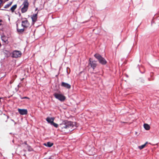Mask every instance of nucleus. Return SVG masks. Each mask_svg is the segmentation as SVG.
<instances>
[{
    "label": "nucleus",
    "instance_id": "423d86ee",
    "mask_svg": "<svg viewBox=\"0 0 159 159\" xmlns=\"http://www.w3.org/2000/svg\"><path fill=\"white\" fill-rule=\"evenodd\" d=\"M22 53L20 51L16 50L14 51L12 53V57L13 58H17L21 56Z\"/></svg>",
    "mask_w": 159,
    "mask_h": 159
},
{
    "label": "nucleus",
    "instance_id": "f3484780",
    "mask_svg": "<svg viewBox=\"0 0 159 159\" xmlns=\"http://www.w3.org/2000/svg\"><path fill=\"white\" fill-rule=\"evenodd\" d=\"M148 143L147 142H146L144 144L142 145L141 146H139L138 147L141 150L146 145V144Z\"/></svg>",
    "mask_w": 159,
    "mask_h": 159
},
{
    "label": "nucleus",
    "instance_id": "5701e85b",
    "mask_svg": "<svg viewBox=\"0 0 159 159\" xmlns=\"http://www.w3.org/2000/svg\"><path fill=\"white\" fill-rule=\"evenodd\" d=\"M68 68H67V70H66V72H67V73L68 74Z\"/></svg>",
    "mask_w": 159,
    "mask_h": 159
},
{
    "label": "nucleus",
    "instance_id": "cd10ccee",
    "mask_svg": "<svg viewBox=\"0 0 159 159\" xmlns=\"http://www.w3.org/2000/svg\"><path fill=\"white\" fill-rule=\"evenodd\" d=\"M7 120L6 121V122H7Z\"/></svg>",
    "mask_w": 159,
    "mask_h": 159
},
{
    "label": "nucleus",
    "instance_id": "412c9836",
    "mask_svg": "<svg viewBox=\"0 0 159 159\" xmlns=\"http://www.w3.org/2000/svg\"><path fill=\"white\" fill-rule=\"evenodd\" d=\"M24 143L25 144L27 145H27H28V144H27V142L26 141L24 142Z\"/></svg>",
    "mask_w": 159,
    "mask_h": 159
},
{
    "label": "nucleus",
    "instance_id": "f03ea898",
    "mask_svg": "<svg viewBox=\"0 0 159 159\" xmlns=\"http://www.w3.org/2000/svg\"><path fill=\"white\" fill-rule=\"evenodd\" d=\"M94 57L97 58L99 63L102 65H105L107 63V61L105 59L102 57L100 54H96L94 55Z\"/></svg>",
    "mask_w": 159,
    "mask_h": 159
},
{
    "label": "nucleus",
    "instance_id": "f257e3e1",
    "mask_svg": "<svg viewBox=\"0 0 159 159\" xmlns=\"http://www.w3.org/2000/svg\"><path fill=\"white\" fill-rule=\"evenodd\" d=\"M75 124V122L65 120L63 121L59 125L54 122L51 125H53L56 128H57L58 127L59 129L61 131L66 133L68 131H71L75 129L76 128Z\"/></svg>",
    "mask_w": 159,
    "mask_h": 159
},
{
    "label": "nucleus",
    "instance_id": "9b49d317",
    "mask_svg": "<svg viewBox=\"0 0 159 159\" xmlns=\"http://www.w3.org/2000/svg\"><path fill=\"white\" fill-rule=\"evenodd\" d=\"M1 39L2 41L5 43L7 44L8 43V38L5 36H2L1 37Z\"/></svg>",
    "mask_w": 159,
    "mask_h": 159
},
{
    "label": "nucleus",
    "instance_id": "1a4fd4ad",
    "mask_svg": "<svg viewBox=\"0 0 159 159\" xmlns=\"http://www.w3.org/2000/svg\"><path fill=\"white\" fill-rule=\"evenodd\" d=\"M31 18L33 24H34L37 21V13L33 14Z\"/></svg>",
    "mask_w": 159,
    "mask_h": 159
},
{
    "label": "nucleus",
    "instance_id": "a878e982",
    "mask_svg": "<svg viewBox=\"0 0 159 159\" xmlns=\"http://www.w3.org/2000/svg\"><path fill=\"white\" fill-rule=\"evenodd\" d=\"M7 119H8L9 118V116H7Z\"/></svg>",
    "mask_w": 159,
    "mask_h": 159
},
{
    "label": "nucleus",
    "instance_id": "c756f323",
    "mask_svg": "<svg viewBox=\"0 0 159 159\" xmlns=\"http://www.w3.org/2000/svg\"><path fill=\"white\" fill-rule=\"evenodd\" d=\"M18 87H19V85H18Z\"/></svg>",
    "mask_w": 159,
    "mask_h": 159
},
{
    "label": "nucleus",
    "instance_id": "7ed1b4c3",
    "mask_svg": "<svg viewBox=\"0 0 159 159\" xmlns=\"http://www.w3.org/2000/svg\"><path fill=\"white\" fill-rule=\"evenodd\" d=\"M55 97L61 101L63 102L66 99L65 97L62 94L55 93L53 94Z\"/></svg>",
    "mask_w": 159,
    "mask_h": 159
},
{
    "label": "nucleus",
    "instance_id": "a211bd4d",
    "mask_svg": "<svg viewBox=\"0 0 159 159\" xmlns=\"http://www.w3.org/2000/svg\"><path fill=\"white\" fill-rule=\"evenodd\" d=\"M12 4V2H9L4 6V8H8L10 6H11Z\"/></svg>",
    "mask_w": 159,
    "mask_h": 159
},
{
    "label": "nucleus",
    "instance_id": "4468645a",
    "mask_svg": "<svg viewBox=\"0 0 159 159\" xmlns=\"http://www.w3.org/2000/svg\"><path fill=\"white\" fill-rule=\"evenodd\" d=\"M17 7V5L15 4L13 5L10 8V9L9 10H8L7 11H11L12 12H13L16 9Z\"/></svg>",
    "mask_w": 159,
    "mask_h": 159
},
{
    "label": "nucleus",
    "instance_id": "6ab92c4d",
    "mask_svg": "<svg viewBox=\"0 0 159 159\" xmlns=\"http://www.w3.org/2000/svg\"><path fill=\"white\" fill-rule=\"evenodd\" d=\"M27 148L29 152H31L33 151V149L29 145H27Z\"/></svg>",
    "mask_w": 159,
    "mask_h": 159
},
{
    "label": "nucleus",
    "instance_id": "f8f14e48",
    "mask_svg": "<svg viewBox=\"0 0 159 159\" xmlns=\"http://www.w3.org/2000/svg\"><path fill=\"white\" fill-rule=\"evenodd\" d=\"M54 118H50L48 117L46 118V120L49 123H50L51 125L53 122Z\"/></svg>",
    "mask_w": 159,
    "mask_h": 159
},
{
    "label": "nucleus",
    "instance_id": "dca6fc26",
    "mask_svg": "<svg viewBox=\"0 0 159 159\" xmlns=\"http://www.w3.org/2000/svg\"><path fill=\"white\" fill-rule=\"evenodd\" d=\"M143 126L145 129L146 130H148L150 129V127L149 125L147 124H144L143 125Z\"/></svg>",
    "mask_w": 159,
    "mask_h": 159
},
{
    "label": "nucleus",
    "instance_id": "20e7f679",
    "mask_svg": "<svg viewBox=\"0 0 159 159\" xmlns=\"http://www.w3.org/2000/svg\"><path fill=\"white\" fill-rule=\"evenodd\" d=\"M29 4L27 0H25L24 1L22 4V5H23V7L21 9V11L22 13H25L27 11L29 6Z\"/></svg>",
    "mask_w": 159,
    "mask_h": 159
},
{
    "label": "nucleus",
    "instance_id": "c85d7f7f",
    "mask_svg": "<svg viewBox=\"0 0 159 159\" xmlns=\"http://www.w3.org/2000/svg\"><path fill=\"white\" fill-rule=\"evenodd\" d=\"M12 142H14V140H13L12 141Z\"/></svg>",
    "mask_w": 159,
    "mask_h": 159
},
{
    "label": "nucleus",
    "instance_id": "6e6552de",
    "mask_svg": "<svg viewBox=\"0 0 159 159\" xmlns=\"http://www.w3.org/2000/svg\"><path fill=\"white\" fill-rule=\"evenodd\" d=\"M18 111L19 113L21 115H26L28 113L27 109H18Z\"/></svg>",
    "mask_w": 159,
    "mask_h": 159
},
{
    "label": "nucleus",
    "instance_id": "bb28decb",
    "mask_svg": "<svg viewBox=\"0 0 159 159\" xmlns=\"http://www.w3.org/2000/svg\"><path fill=\"white\" fill-rule=\"evenodd\" d=\"M1 43H0V47H1Z\"/></svg>",
    "mask_w": 159,
    "mask_h": 159
},
{
    "label": "nucleus",
    "instance_id": "b1692460",
    "mask_svg": "<svg viewBox=\"0 0 159 159\" xmlns=\"http://www.w3.org/2000/svg\"><path fill=\"white\" fill-rule=\"evenodd\" d=\"M11 120L13 122H14V121L13 120V119H11Z\"/></svg>",
    "mask_w": 159,
    "mask_h": 159
},
{
    "label": "nucleus",
    "instance_id": "0eeeda50",
    "mask_svg": "<svg viewBox=\"0 0 159 159\" xmlns=\"http://www.w3.org/2000/svg\"><path fill=\"white\" fill-rule=\"evenodd\" d=\"M25 20L22 21L21 25L24 28H27L28 27L29 25V23L28 21L26 18Z\"/></svg>",
    "mask_w": 159,
    "mask_h": 159
},
{
    "label": "nucleus",
    "instance_id": "7c9ffc66",
    "mask_svg": "<svg viewBox=\"0 0 159 159\" xmlns=\"http://www.w3.org/2000/svg\"><path fill=\"white\" fill-rule=\"evenodd\" d=\"M3 10H5V9H2Z\"/></svg>",
    "mask_w": 159,
    "mask_h": 159
},
{
    "label": "nucleus",
    "instance_id": "4be33fe9",
    "mask_svg": "<svg viewBox=\"0 0 159 159\" xmlns=\"http://www.w3.org/2000/svg\"><path fill=\"white\" fill-rule=\"evenodd\" d=\"M2 21V20H0V25H1V22Z\"/></svg>",
    "mask_w": 159,
    "mask_h": 159
},
{
    "label": "nucleus",
    "instance_id": "393cba45",
    "mask_svg": "<svg viewBox=\"0 0 159 159\" xmlns=\"http://www.w3.org/2000/svg\"><path fill=\"white\" fill-rule=\"evenodd\" d=\"M14 125H15L16 124V122H15V121H14Z\"/></svg>",
    "mask_w": 159,
    "mask_h": 159
},
{
    "label": "nucleus",
    "instance_id": "2eb2a0df",
    "mask_svg": "<svg viewBox=\"0 0 159 159\" xmlns=\"http://www.w3.org/2000/svg\"><path fill=\"white\" fill-rule=\"evenodd\" d=\"M17 25V30L18 32L19 33H22L24 31V28L23 29H19L18 28V25Z\"/></svg>",
    "mask_w": 159,
    "mask_h": 159
},
{
    "label": "nucleus",
    "instance_id": "39448f33",
    "mask_svg": "<svg viewBox=\"0 0 159 159\" xmlns=\"http://www.w3.org/2000/svg\"><path fill=\"white\" fill-rule=\"evenodd\" d=\"M91 58L89 59V61L88 65V66L90 67L94 70L96 67L97 64V62L95 61L91 60Z\"/></svg>",
    "mask_w": 159,
    "mask_h": 159
},
{
    "label": "nucleus",
    "instance_id": "ddd939ff",
    "mask_svg": "<svg viewBox=\"0 0 159 159\" xmlns=\"http://www.w3.org/2000/svg\"><path fill=\"white\" fill-rule=\"evenodd\" d=\"M53 143H52L50 142H48L47 143H45L43 144V145L44 146L48 147H51L53 145Z\"/></svg>",
    "mask_w": 159,
    "mask_h": 159
},
{
    "label": "nucleus",
    "instance_id": "9d476101",
    "mask_svg": "<svg viewBox=\"0 0 159 159\" xmlns=\"http://www.w3.org/2000/svg\"><path fill=\"white\" fill-rule=\"evenodd\" d=\"M61 86L67 89H70L71 88V85L68 83L62 82Z\"/></svg>",
    "mask_w": 159,
    "mask_h": 159
},
{
    "label": "nucleus",
    "instance_id": "aec40b11",
    "mask_svg": "<svg viewBox=\"0 0 159 159\" xmlns=\"http://www.w3.org/2000/svg\"><path fill=\"white\" fill-rule=\"evenodd\" d=\"M20 96V98L21 99H30L29 98L27 97H22L21 96Z\"/></svg>",
    "mask_w": 159,
    "mask_h": 159
}]
</instances>
